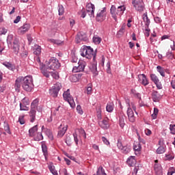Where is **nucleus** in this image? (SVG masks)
I'll return each mask as SVG.
<instances>
[{
    "label": "nucleus",
    "mask_w": 175,
    "mask_h": 175,
    "mask_svg": "<svg viewBox=\"0 0 175 175\" xmlns=\"http://www.w3.org/2000/svg\"><path fill=\"white\" fill-rule=\"evenodd\" d=\"M81 57H85L88 59L93 58V61H95L96 58V52L94 51V49L91 46H83L81 51Z\"/></svg>",
    "instance_id": "obj_1"
},
{
    "label": "nucleus",
    "mask_w": 175,
    "mask_h": 175,
    "mask_svg": "<svg viewBox=\"0 0 175 175\" xmlns=\"http://www.w3.org/2000/svg\"><path fill=\"white\" fill-rule=\"evenodd\" d=\"M21 79L22 88H23L25 91L31 92V91H32V89L33 88V79H32V77L27 76L25 77H21Z\"/></svg>",
    "instance_id": "obj_2"
},
{
    "label": "nucleus",
    "mask_w": 175,
    "mask_h": 175,
    "mask_svg": "<svg viewBox=\"0 0 175 175\" xmlns=\"http://www.w3.org/2000/svg\"><path fill=\"white\" fill-rule=\"evenodd\" d=\"M46 64L48 66V69L51 70H57V69L61 67L59 61L55 57H51L49 61L46 62Z\"/></svg>",
    "instance_id": "obj_3"
},
{
    "label": "nucleus",
    "mask_w": 175,
    "mask_h": 175,
    "mask_svg": "<svg viewBox=\"0 0 175 175\" xmlns=\"http://www.w3.org/2000/svg\"><path fill=\"white\" fill-rule=\"evenodd\" d=\"M63 98L64 100H66L70 105L71 107H75L76 106V104L75 103V100L73 99V97L70 96V90L68 89L63 94Z\"/></svg>",
    "instance_id": "obj_4"
},
{
    "label": "nucleus",
    "mask_w": 175,
    "mask_h": 175,
    "mask_svg": "<svg viewBox=\"0 0 175 175\" xmlns=\"http://www.w3.org/2000/svg\"><path fill=\"white\" fill-rule=\"evenodd\" d=\"M62 85L60 83H56L51 89L49 90V94L53 98H57L58 96V92L61 90Z\"/></svg>",
    "instance_id": "obj_5"
},
{
    "label": "nucleus",
    "mask_w": 175,
    "mask_h": 175,
    "mask_svg": "<svg viewBox=\"0 0 175 175\" xmlns=\"http://www.w3.org/2000/svg\"><path fill=\"white\" fill-rule=\"evenodd\" d=\"M132 3L138 12H143L144 10V3H143V0H134Z\"/></svg>",
    "instance_id": "obj_6"
},
{
    "label": "nucleus",
    "mask_w": 175,
    "mask_h": 175,
    "mask_svg": "<svg viewBox=\"0 0 175 175\" xmlns=\"http://www.w3.org/2000/svg\"><path fill=\"white\" fill-rule=\"evenodd\" d=\"M86 65L87 64L85 63V62L79 61L78 66H75L73 67L72 72L74 73H77L79 72H83Z\"/></svg>",
    "instance_id": "obj_7"
},
{
    "label": "nucleus",
    "mask_w": 175,
    "mask_h": 175,
    "mask_svg": "<svg viewBox=\"0 0 175 175\" xmlns=\"http://www.w3.org/2000/svg\"><path fill=\"white\" fill-rule=\"evenodd\" d=\"M154 170L156 175H163L162 166L158 163V160L154 161Z\"/></svg>",
    "instance_id": "obj_8"
},
{
    "label": "nucleus",
    "mask_w": 175,
    "mask_h": 175,
    "mask_svg": "<svg viewBox=\"0 0 175 175\" xmlns=\"http://www.w3.org/2000/svg\"><path fill=\"white\" fill-rule=\"evenodd\" d=\"M106 18V8L98 12L96 14V21H104Z\"/></svg>",
    "instance_id": "obj_9"
},
{
    "label": "nucleus",
    "mask_w": 175,
    "mask_h": 175,
    "mask_svg": "<svg viewBox=\"0 0 175 175\" xmlns=\"http://www.w3.org/2000/svg\"><path fill=\"white\" fill-rule=\"evenodd\" d=\"M117 146L119 150H121L124 154H128V152H131V147L129 146H122V143L120 141L118 142Z\"/></svg>",
    "instance_id": "obj_10"
},
{
    "label": "nucleus",
    "mask_w": 175,
    "mask_h": 175,
    "mask_svg": "<svg viewBox=\"0 0 175 175\" xmlns=\"http://www.w3.org/2000/svg\"><path fill=\"white\" fill-rule=\"evenodd\" d=\"M57 137H62L65 133H66V131H68V125L61 124L58 128Z\"/></svg>",
    "instance_id": "obj_11"
},
{
    "label": "nucleus",
    "mask_w": 175,
    "mask_h": 175,
    "mask_svg": "<svg viewBox=\"0 0 175 175\" xmlns=\"http://www.w3.org/2000/svg\"><path fill=\"white\" fill-rule=\"evenodd\" d=\"M86 11L88 12L90 17H94L95 5L91 3H88L86 5Z\"/></svg>",
    "instance_id": "obj_12"
},
{
    "label": "nucleus",
    "mask_w": 175,
    "mask_h": 175,
    "mask_svg": "<svg viewBox=\"0 0 175 175\" xmlns=\"http://www.w3.org/2000/svg\"><path fill=\"white\" fill-rule=\"evenodd\" d=\"M12 50L15 54H18L20 51V42H18V38L16 37L12 42Z\"/></svg>",
    "instance_id": "obj_13"
},
{
    "label": "nucleus",
    "mask_w": 175,
    "mask_h": 175,
    "mask_svg": "<svg viewBox=\"0 0 175 175\" xmlns=\"http://www.w3.org/2000/svg\"><path fill=\"white\" fill-rule=\"evenodd\" d=\"M29 28H31V25L29 24H24L18 29V33H19V35H24V33L29 31Z\"/></svg>",
    "instance_id": "obj_14"
},
{
    "label": "nucleus",
    "mask_w": 175,
    "mask_h": 175,
    "mask_svg": "<svg viewBox=\"0 0 175 175\" xmlns=\"http://www.w3.org/2000/svg\"><path fill=\"white\" fill-rule=\"evenodd\" d=\"M138 81L140 84H142V85H148L149 82L148 79H147V77H146V75L141 74L138 75Z\"/></svg>",
    "instance_id": "obj_15"
},
{
    "label": "nucleus",
    "mask_w": 175,
    "mask_h": 175,
    "mask_svg": "<svg viewBox=\"0 0 175 175\" xmlns=\"http://www.w3.org/2000/svg\"><path fill=\"white\" fill-rule=\"evenodd\" d=\"M150 79L152 81H153V83L156 84L158 90H162V84H161V82H159V79H158V77H157V75H155L154 74H151Z\"/></svg>",
    "instance_id": "obj_16"
},
{
    "label": "nucleus",
    "mask_w": 175,
    "mask_h": 175,
    "mask_svg": "<svg viewBox=\"0 0 175 175\" xmlns=\"http://www.w3.org/2000/svg\"><path fill=\"white\" fill-rule=\"evenodd\" d=\"M127 116L130 122H135L136 121V116H135V113H133V110L131 107L127 109Z\"/></svg>",
    "instance_id": "obj_17"
},
{
    "label": "nucleus",
    "mask_w": 175,
    "mask_h": 175,
    "mask_svg": "<svg viewBox=\"0 0 175 175\" xmlns=\"http://www.w3.org/2000/svg\"><path fill=\"white\" fill-rule=\"evenodd\" d=\"M159 145L160 147H159L157 150V154H163L165 151H166V146L163 144V141L162 139H160L159 141Z\"/></svg>",
    "instance_id": "obj_18"
},
{
    "label": "nucleus",
    "mask_w": 175,
    "mask_h": 175,
    "mask_svg": "<svg viewBox=\"0 0 175 175\" xmlns=\"http://www.w3.org/2000/svg\"><path fill=\"white\" fill-rule=\"evenodd\" d=\"M99 126L103 128V129H108L110 126L109 125V119L107 118H105L103 120L98 122Z\"/></svg>",
    "instance_id": "obj_19"
},
{
    "label": "nucleus",
    "mask_w": 175,
    "mask_h": 175,
    "mask_svg": "<svg viewBox=\"0 0 175 175\" xmlns=\"http://www.w3.org/2000/svg\"><path fill=\"white\" fill-rule=\"evenodd\" d=\"M76 39L77 43H80V42H87L88 40V38H87V35L85 34H78Z\"/></svg>",
    "instance_id": "obj_20"
},
{
    "label": "nucleus",
    "mask_w": 175,
    "mask_h": 175,
    "mask_svg": "<svg viewBox=\"0 0 175 175\" xmlns=\"http://www.w3.org/2000/svg\"><path fill=\"white\" fill-rule=\"evenodd\" d=\"M152 99L153 102H159V100H161V94L154 90L152 93Z\"/></svg>",
    "instance_id": "obj_21"
},
{
    "label": "nucleus",
    "mask_w": 175,
    "mask_h": 175,
    "mask_svg": "<svg viewBox=\"0 0 175 175\" xmlns=\"http://www.w3.org/2000/svg\"><path fill=\"white\" fill-rule=\"evenodd\" d=\"M127 164L129 166H135L136 165V159H135V157L131 156L130 157L128 158L127 161Z\"/></svg>",
    "instance_id": "obj_22"
},
{
    "label": "nucleus",
    "mask_w": 175,
    "mask_h": 175,
    "mask_svg": "<svg viewBox=\"0 0 175 175\" xmlns=\"http://www.w3.org/2000/svg\"><path fill=\"white\" fill-rule=\"evenodd\" d=\"M110 12L113 18L115 20V21H117V16H118V14H117V10H116V6L112 5L111 7Z\"/></svg>",
    "instance_id": "obj_23"
},
{
    "label": "nucleus",
    "mask_w": 175,
    "mask_h": 175,
    "mask_svg": "<svg viewBox=\"0 0 175 175\" xmlns=\"http://www.w3.org/2000/svg\"><path fill=\"white\" fill-rule=\"evenodd\" d=\"M110 12L113 18L115 20V21H117V16H118V14H117V10H116V6L112 5L111 7Z\"/></svg>",
    "instance_id": "obj_24"
},
{
    "label": "nucleus",
    "mask_w": 175,
    "mask_h": 175,
    "mask_svg": "<svg viewBox=\"0 0 175 175\" xmlns=\"http://www.w3.org/2000/svg\"><path fill=\"white\" fill-rule=\"evenodd\" d=\"M142 18L144 20V23H145V27H150V23H151V21H150V19L147 16V13L143 14Z\"/></svg>",
    "instance_id": "obj_25"
},
{
    "label": "nucleus",
    "mask_w": 175,
    "mask_h": 175,
    "mask_svg": "<svg viewBox=\"0 0 175 175\" xmlns=\"http://www.w3.org/2000/svg\"><path fill=\"white\" fill-rule=\"evenodd\" d=\"M22 85V78L19 77L16 80L15 90L16 91H20V88Z\"/></svg>",
    "instance_id": "obj_26"
},
{
    "label": "nucleus",
    "mask_w": 175,
    "mask_h": 175,
    "mask_svg": "<svg viewBox=\"0 0 175 175\" xmlns=\"http://www.w3.org/2000/svg\"><path fill=\"white\" fill-rule=\"evenodd\" d=\"M30 122H35L36 120V111L30 110L29 111Z\"/></svg>",
    "instance_id": "obj_27"
},
{
    "label": "nucleus",
    "mask_w": 175,
    "mask_h": 175,
    "mask_svg": "<svg viewBox=\"0 0 175 175\" xmlns=\"http://www.w3.org/2000/svg\"><path fill=\"white\" fill-rule=\"evenodd\" d=\"M36 132H38V125L33 126L29 130V136L31 137L35 136V133H36Z\"/></svg>",
    "instance_id": "obj_28"
},
{
    "label": "nucleus",
    "mask_w": 175,
    "mask_h": 175,
    "mask_svg": "<svg viewBox=\"0 0 175 175\" xmlns=\"http://www.w3.org/2000/svg\"><path fill=\"white\" fill-rule=\"evenodd\" d=\"M38 105H39V100L35 99L33 100L31 105V109L30 110H35L36 111V109H38Z\"/></svg>",
    "instance_id": "obj_29"
},
{
    "label": "nucleus",
    "mask_w": 175,
    "mask_h": 175,
    "mask_svg": "<svg viewBox=\"0 0 175 175\" xmlns=\"http://www.w3.org/2000/svg\"><path fill=\"white\" fill-rule=\"evenodd\" d=\"M64 111V107L59 106L55 111L54 114L55 116H60V114H62Z\"/></svg>",
    "instance_id": "obj_30"
},
{
    "label": "nucleus",
    "mask_w": 175,
    "mask_h": 175,
    "mask_svg": "<svg viewBox=\"0 0 175 175\" xmlns=\"http://www.w3.org/2000/svg\"><path fill=\"white\" fill-rule=\"evenodd\" d=\"M124 12H125V6L120 5V6L118 7V9H117L118 16H121V15L124 14Z\"/></svg>",
    "instance_id": "obj_31"
},
{
    "label": "nucleus",
    "mask_w": 175,
    "mask_h": 175,
    "mask_svg": "<svg viewBox=\"0 0 175 175\" xmlns=\"http://www.w3.org/2000/svg\"><path fill=\"white\" fill-rule=\"evenodd\" d=\"M133 150L137 151V152L142 151V145L139 142H135L133 144Z\"/></svg>",
    "instance_id": "obj_32"
},
{
    "label": "nucleus",
    "mask_w": 175,
    "mask_h": 175,
    "mask_svg": "<svg viewBox=\"0 0 175 175\" xmlns=\"http://www.w3.org/2000/svg\"><path fill=\"white\" fill-rule=\"evenodd\" d=\"M16 37H14L13 35L10 34L8 38H7V43L8 44V46H12V44L13 43V42H14V38Z\"/></svg>",
    "instance_id": "obj_33"
},
{
    "label": "nucleus",
    "mask_w": 175,
    "mask_h": 175,
    "mask_svg": "<svg viewBox=\"0 0 175 175\" xmlns=\"http://www.w3.org/2000/svg\"><path fill=\"white\" fill-rule=\"evenodd\" d=\"M40 53H42V48L40 46L36 45L33 49V54L36 55H40Z\"/></svg>",
    "instance_id": "obj_34"
},
{
    "label": "nucleus",
    "mask_w": 175,
    "mask_h": 175,
    "mask_svg": "<svg viewBox=\"0 0 175 175\" xmlns=\"http://www.w3.org/2000/svg\"><path fill=\"white\" fill-rule=\"evenodd\" d=\"M50 172L52 173L53 175H58V172H57V170H55V167L53 164H50L48 166Z\"/></svg>",
    "instance_id": "obj_35"
},
{
    "label": "nucleus",
    "mask_w": 175,
    "mask_h": 175,
    "mask_svg": "<svg viewBox=\"0 0 175 175\" xmlns=\"http://www.w3.org/2000/svg\"><path fill=\"white\" fill-rule=\"evenodd\" d=\"M106 109L107 111H108L109 113H111V111L114 110V104H113L112 103H108L107 105Z\"/></svg>",
    "instance_id": "obj_36"
},
{
    "label": "nucleus",
    "mask_w": 175,
    "mask_h": 175,
    "mask_svg": "<svg viewBox=\"0 0 175 175\" xmlns=\"http://www.w3.org/2000/svg\"><path fill=\"white\" fill-rule=\"evenodd\" d=\"M119 125L121 128H124V126H125V116L120 117Z\"/></svg>",
    "instance_id": "obj_37"
},
{
    "label": "nucleus",
    "mask_w": 175,
    "mask_h": 175,
    "mask_svg": "<svg viewBox=\"0 0 175 175\" xmlns=\"http://www.w3.org/2000/svg\"><path fill=\"white\" fill-rule=\"evenodd\" d=\"M3 65H4L5 68H8V69H9L10 70H13L15 68L13 64H12L10 62H4Z\"/></svg>",
    "instance_id": "obj_38"
},
{
    "label": "nucleus",
    "mask_w": 175,
    "mask_h": 175,
    "mask_svg": "<svg viewBox=\"0 0 175 175\" xmlns=\"http://www.w3.org/2000/svg\"><path fill=\"white\" fill-rule=\"evenodd\" d=\"M157 72L160 73L161 76H162L163 77H165V70L163 69V68H162V66H157Z\"/></svg>",
    "instance_id": "obj_39"
},
{
    "label": "nucleus",
    "mask_w": 175,
    "mask_h": 175,
    "mask_svg": "<svg viewBox=\"0 0 175 175\" xmlns=\"http://www.w3.org/2000/svg\"><path fill=\"white\" fill-rule=\"evenodd\" d=\"M34 140H36V142H40V140H43V135H42V133H38L34 137Z\"/></svg>",
    "instance_id": "obj_40"
},
{
    "label": "nucleus",
    "mask_w": 175,
    "mask_h": 175,
    "mask_svg": "<svg viewBox=\"0 0 175 175\" xmlns=\"http://www.w3.org/2000/svg\"><path fill=\"white\" fill-rule=\"evenodd\" d=\"M73 137L76 146H79V142H80V135H78L77 133H75L73 134Z\"/></svg>",
    "instance_id": "obj_41"
},
{
    "label": "nucleus",
    "mask_w": 175,
    "mask_h": 175,
    "mask_svg": "<svg viewBox=\"0 0 175 175\" xmlns=\"http://www.w3.org/2000/svg\"><path fill=\"white\" fill-rule=\"evenodd\" d=\"M90 70L94 73V75H98V70L96 68V64H93L90 67Z\"/></svg>",
    "instance_id": "obj_42"
},
{
    "label": "nucleus",
    "mask_w": 175,
    "mask_h": 175,
    "mask_svg": "<svg viewBox=\"0 0 175 175\" xmlns=\"http://www.w3.org/2000/svg\"><path fill=\"white\" fill-rule=\"evenodd\" d=\"M66 143L68 147H70L72 146V140L70 135H68L66 138Z\"/></svg>",
    "instance_id": "obj_43"
},
{
    "label": "nucleus",
    "mask_w": 175,
    "mask_h": 175,
    "mask_svg": "<svg viewBox=\"0 0 175 175\" xmlns=\"http://www.w3.org/2000/svg\"><path fill=\"white\" fill-rule=\"evenodd\" d=\"M159 112V110L158 109V108H154V112L152 114V118H153V120L157 119V117H158Z\"/></svg>",
    "instance_id": "obj_44"
},
{
    "label": "nucleus",
    "mask_w": 175,
    "mask_h": 175,
    "mask_svg": "<svg viewBox=\"0 0 175 175\" xmlns=\"http://www.w3.org/2000/svg\"><path fill=\"white\" fill-rule=\"evenodd\" d=\"M58 12L59 16H64V14L65 13V8H64V6L59 5Z\"/></svg>",
    "instance_id": "obj_45"
},
{
    "label": "nucleus",
    "mask_w": 175,
    "mask_h": 175,
    "mask_svg": "<svg viewBox=\"0 0 175 175\" xmlns=\"http://www.w3.org/2000/svg\"><path fill=\"white\" fill-rule=\"evenodd\" d=\"M20 110L28 111V110H29V107H27L26 105L20 103Z\"/></svg>",
    "instance_id": "obj_46"
},
{
    "label": "nucleus",
    "mask_w": 175,
    "mask_h": 175,
    "mask_svg": "<svg viewBox=\"0 0 175 175\" xmlns=\"http://www.w3.org/2000/svg\"><path fill=\"white\" fill-rule=\"evenodd\" d=\"M42 73L43 76H44L45 77L49 79V77H50V73H51V72H48L47 70H46V69H43V70H42Z\"/></svg>",
    "instance_id": "obj_47"
},
{
    "label": "nucleus",
    "mask_w": 175,
    "mask_h": 175,
    "mask_svg": "<svg viewBox=\"0 0 175 175\" xmlns=\"http://www.w3.org/2000/svg\"><path fill=\"white\" fill-rule=\"evenodd\" d=\"M102 39L100 37H94L93 38V42L95 43V44H99L100 43Z\"/></svg>",
    "instance_id": "obj_48"
},
{
    "label": "nucleus",
    "mask_w": 175,
    "mask_h": 175,
    "mask_svg": "<svg viewBox=\"0 0 175 175\" xmlns=\"http://www.w3.org/2000/svg\"><path fill=\"white\" fill-rule=\"evenodd\" d=\"M44 133H46V136L49 137H53V133H51V131L50 129H44Z\"/></svg>",
    "instance_id": "obj_49"
},
{
    "label": "nucleus",
    "mask_w": 175,
    "mask_h": 175,
    "mask_svg": "<svg viewBox=\"0 0 175 175\" xmlns=\"http://www.w3.org/2000/svg\"><path fill=\"white\" fill-rule=\"evenodd\" d=\"M18 122H20L21 125H24L25 124V120H24V115L19 116Z\"/></svg>",
    "instance_id": "obj_50"
},
{
    "label": "nucleus",
    "mask_w": 175,
    "mask_h": 175,
    "mask_svg": "<svg viewBox=\"0 0 175 175\" xmlns=\"http://www.w3.org/2000/svg\"><path fill=\"white\" fill-rule=\"evenodd\" d=\"M92 93V85L88 84L87 88V94L88 95H91Z\"/></svg>",
    "instance_id": "obj_51"
},
{
    "label": "nucleus",
    "mask_w": 175,
    "mask_h": 175,
    "mask_svg": "<svg viewBox=\"0 0 175 175\" xmlns=\"http://www.w3.org/2000/svg\"><path fill=\"white\" fill-rule=\"evenodd\" d=\"M51 76L53 79H55V80H58V79H59V75H58V72H51Z\"/></svg>",
    "instance_id": "obj_52"
},
{
    "label": "nucleus",
    "mask_w": 175,
    "mask_h": 175,
    "mask_svg": "<svg viewBox=\"0 0 175 175\" xmlns=\"http://www.w3.org/2000/svg\"><path fill=\"white\" fill-rule=\"evenodd\" d=\"M42 152H44V155H47V146L46 144H42Z\"/></svg>",
    "instance_id": "obj_53"
},
{
    "label": "nucleus",
    "mask_w": 175,
    "mask_h": 175,
    "mask_svg": "<svg viewBox=\"0 0 175 175\" xmlns=\"http://www.w3.org/2000/svg\"><path fill=\"white\" fill-rule=\"evenodd\" d=\"M170 130L172 135L175 134V124H170Z\"/></svg>",
    "instance_id": "obj_54"
},
{
    "label": "nucleus",
    "mask_w": 175,
    "mask_h": 175,
    "mask_svg": "<svg viewBox=\"0 0 175 175\" xmlns=\"http://www.w3.org/2000/svg\"><path fill=\"white\" fill-rule=\"evenodd\" d=\"M125 32V24L122 25V27L118 31L119 35H122Z\"/></svg>",
    "instance_id": "obj_55"
},
{
    "label": "nucleus",
    "mask_w": 175,
    "mask_h": 175,
    "mask_svg": "<svg viewBox=\"0 0 175 175\" xmlns=\"http://www.w3.org/2000/svg\"><path fill=\"white\" fill-rule=\"evenodd\" d=\"M151 29H150V27H145V36H147V38H148V36H150V32Z\"/></svg>",
    "instance_id": "obj_56"
},
{
    "label": "nucleus",
    "mask_w": 175,
    "mask_h": 175,
    "mask_svg": "<svg viewBox=\"0 0 175 175\" xmlns=\"http://www.w3.org/2000/svg\"><path fill=\"white\" fill-rule=\"evenodd\" d=\"M79 14H81V17H82V18H84L85 16H87V14L85 13V10L84 8L82 9Z\"/></svg>",
    "instance_id": "obj_57"
},
{
    "label": "nucleus",
    "mask_w": 175,
    "mask_h": 175,
    "mask_svg": "<svg viewBox=\"0 0 175 175\" xmlns=\"http://www.w3.org/2000/svg\"><path fill=\"white\" fill-rule=\"evenodd\" d=\"M8 30L5 28H0V36L1 35H6Z\"/></svg>",
    "instance_id": "obj_58"
},
{
    "label": "nucleus",
    "mask_w": 175,
    "mask_h": 175,
    "mask_svg": "<svg viewBox=\"0 0 175 175\" xmlns=\"http://www.w3.org/2000/svg\"><path fill=\"white\" fill-rule=\"evenodd\" d=\"M102 141L103 142V143L105 144H106L107 146H109L110 144V142L108 141L107 138L105 137H102Z\"/></svg>",
    "instance_id": "obj_59"
},
{
    "label": "nucleus",
    "mask_w": 175,
    "mask_h": 175,
    "mask_svg": "<svg viewBox=\"0 0 175 175\" xmlns=\"http://www.w3.org/2000/svg\"><path fill=\"white\" fill-rule=\"evenodd\" d=\"M166 55H167V57L169 58L170 59H173V58L174 57V55L172 52H167Z\"/></svg>",
    "instance_id": "obj_60"
},
{
    "label": "nucleus",
    "mask_w": 175,
    "mask_h": 175,
    "mask_svg": "<svg viewBox=\"0 0 175 175\" xmlns=\"http://www.w3.org/2000/svg\"><path fill=\"white\" fill-rule=\"evenodd\" d=\"M22 103L23 105H26L27 106V105H29V100L25 98L22 100V103Z\"/></svg>",
    "instance_id": "obj_61"
},
{
    "label": "nucleus",
    "mask_w": 175,
    "mask_h": 175,
    "mask_svg": "<svg viewBox=\"0 0 175 175\" xmlns=\"http://www.w3.org/2000/svg\"><path fill=\"white\" fill-rule=\"evenodd\" d=\"M77 111L79 113V114H83V109H81V106L77 105Z\"/></svg>",
    "instance_id": "obj_62"
},
{
    "label": "nucleus",
    "mask_w": 175,
    "mask_h": 175,
    "mask_svg": "<svg viewBox=\"0 0 175 175\" xmlns=\"http://www.w3.org/2000/svg\"><path fill=\"white\" fill-rule=\"evenodd\" d=\"M165 158H166V159L172 161V159H173L174 158V157H173V155L170 154H165Z\"/></svg>",
    "instance_id": "obj_63"
},
{
    "label": "nucleus",
    "mask_w": 175,
    "mask_h": 175,
    "mask_svg": "<svg viewBox=\"0 0 175 175\" xmlns=\"http://www.w3.org/2000/svg\"><path fill=\"white\" fill-rule=\"evenodd\" d=\"M70 79H72L71 81L73 82V83H76V81H77V77L75 76V75H72L70 77Z\"/></svg>",
    "instance_id": "obj_64"
}]
</instances>
